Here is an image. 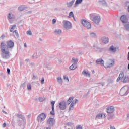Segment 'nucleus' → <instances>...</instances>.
Segmentation results:
<instances>
[{
    "label": "nucleus",
    "instance_id": "nucleus-1",
    "mask_svg": "<svg viewBox=\"0 0 129 129\" xmlns=\"http://www.w3.org/2000/svg\"><path fill=\"white\" fill-rule=\"evenodd\" d=\"M14 43L12 40L7 42V44L4 42H2L0 45L1 51V56L3 59H10L11 53H10V49L14 48Z\"/></svg>",
    "mask_w": 129,
    "mask_h": 129
},
{
    "label": "nucleus",
    "instance_id": "nucleus-2",
    "mask_svg": "<svg viewBox=\"0 0 129 129\" xmlns=\"http://www.w3.org/2000/svg\"><path fill=\"white\" fill-rule=\"evenodd\" d=\"M123 83H128L129 82V77L128 76L125 75L123 71H121L119 74V77L117 79V82L120 81Z\"/></svg>",
    "mask_w": 129,
    "mask_h": 129
},
{
    "label": "nucleus",
    "instance_id": "nucleus-3",
    "mask_svg": "<svg viewBox=\"0 0 129 129\" xmlns=\"http://www.w3.org/2000/svg\"><path fill=\"white\" fill-rule=\"evenodd\" d=\"M90 20L92 21L94 24H99L100 23V17L95 14L90 15Z\"/></svg>",
    "mask_w": 129,
    "mask_h": 129
},
{
    "label": "nucleus",
    "instance_id": "nucleus-4",
    "mask_svg": "<svg viewBox=\"0 0 129 129\" xmlns=\"http://www.w3.org/2000/svg\"><path fill=\"white\" fill-rule=\"evenodd\" d=\"M17 117L19 118L18 123L20 126H21V125H24L26 124V119H25V116L24 115L17 114Z\"/></svg>",
    "mask_w": 129,
    "mask_h": 129
},
{
    "label": "nucleus",
    "instance_id": "nucleus-5",
    "mask_svg": "<svg viewBox=\"0 0 129 129\" xmlns=\"http://www.w3.org/2000/svg\"><path fill=\"white\" fill-rule=\"evenodd\" d=\"M115 64V60L114 59H109L105 63V68H111L114 66Z\"/></svg>",
    "mask_w": 129,
    "mask_h": 129
},
{
    "label": "nucleus",
    "instance_id": "nucleus-6",
    "mask_svg": "<svg viewBox=\"0 0 129 129\" xmlns=\"http://www.w3.org/2000/svg\"><path fill=\"white\" fill-rule=\"evenodd\" d=\"M129 93V87L127 86H124L122 87L120 91V94L122 96L127 95Z\"/></svg>",
    "mask_w": 129,
    "mask_h": 129
},
{
    "label": "nucleus",
    "instance_id": "nucleus-7",
    "mask_svg": "<svg viewBox=\"0 0 129 129\" xmlns=\"http://www.w3.org/2000/svg\"><path fill=\"white\" fill-rule=\"evenodd\" d=\"M62 26L66 30H70L72 29V25L71 23L67 20H63L62 21Z\"/></svg>",
    "mask_w": 129,
    "mask_h": 129
},
{
    "label": "nucleus",
    "instance_id": "nucleus-8",
    "mask_svg": "<svg viewBox=\"0 0 129 129\" xmlns=\"http://www.w3.org/2000/svg\"><path fill=\"white\" fill-rule=\"evenodd\" d=\"M81 23L83 26L86 28V29H88V30H90L91 29V24L89 22L85 20H82L81 21Z\"/></svg>",
    "mask_w": 129,
    "mask_h": 129
},
{
    "label": "nucleus",
    "instance_id": "nucleus-9",
    "mask_svg": "<svg viewBox=\"0 0 129 129\" xmlns=\"http://www.w3.org/2000/svg\"><path fill=\"white\" fill-rule=\"evenodd\" d=\"M46 117H47L46 114L42 113L37 116V119L38 122H43L46 119Z\"/></svg>",
    "mask_w": 129,
    "mask_h": 129
},
{
    "label": "nucleus",
    "instance_id": "nucleus-10",
    "mask_svg": "<svg viewBox=\"0 0 129 129\" xmlns=\"http://www.w3.org/2000/svg\"><path fill=\"white\" fill-rule=\"evenodd\" d=\"M46 123L49 127H52V126H54L55 125V119L53 118H49L47 122Z\"/></svg>",
    "mask_w": 129,
    "mask_h": 129
},
{
    "label": "nucleus",
    "instance_id": "nucleus-11",
    "mask_svg": "<svg viewBox=\"0 0 129 129\" xmlns=\"http://www.w3.org/2000/svg\"><path fill=\"white\" fill-rule=\"evenodd\" d=\"M58 106L61 110H65L66 109V101H62L58 105Z\"/></svg>",
    "mask_w": 129,
    "mask_h": 129
},
{
    "label": "nucleus",
    "instance_id": "nucleus-12",
    "mask_svg": "<svg viewBox=\"0 0 129 129\" xmlns=\"http://www.w3.org/2000/svg\"><path fill=\"white\" fill-rule=\"evenodd\" d=\"M120 20L124 24H126L127 23L128 19H127V16L126 15H122L121 16Z\"/></svg>",
    "mask_w": 129,
    "mask_h": 129
},
{
    "label": "nucleus",
    "instance_id": "nucleus-13",
    "mask_svg": "<svg viewBox=\"0 0 129 129\" xmlns=\"http://www.w3.org/2000/svg\"><path fill=\"white\" fill-rule=\"evenodd\" d=\"M101 40L102 41V43L104 44H107L108 42H109V39H108V37L103 36L101 38Z\"/></svg>",
    "mask_w": 129,
    "mask_h": 129
},
{
    "label": "nucleus",
    "instance_id": "nucleus-14",
    "mask_svg": "<svg viewBox=\"0 0 129 129\" xmlns=\"http://www.w3.org/2000/svg\"><path fill=\"white\" fill-rule=\"evenodd\" d=\"M96 63L98 65H101V66H104V60H102V58H99L97 59Z\"/></svg>",
    "mask_w": 129,
    "mask_h": 129
},
{
    "label": "nucleus",
    "instance_id": "nucleus-15",
    "mask_svg": "<svg viewBox=\"0 0 129 129\" xmlns=\"http://www.w3.org/2000/svg\"><path fill=\"white\" fill-rule=\"evenodd\" d=\"M114 111V107L113 106L108 107L107 108V113H112Z\"/></svg>",
    "mask_w": 129,
    "mask_h": 129
},
{
    "label": "nucleus",
    "instance_id": "nucleus-16",
    "mask_svg": "<svg viewBox=\"0 0 129 129\" xmlns=\"http://www.w3.org/2000/svg\"><path fill=\"white\" fill-rule=\"evenodd\" d=\"M7 17H8V18L9 19V20H14L16 19V16H15V15H14L12 13H9L8 14Z\"/></svg>",
    "mask_w": 129,
    "mask_h": 129
},
{
    "label": "nucleus",
    "instance_id": "nucleus-17",
    "mask_svg": "<svg viewBox=\"0 0 129 129\" xmlns=\"http://www.w3.org/2000/svg\"><path fill=\"white\" fill-rule=\"evenodd\" d=\"M100 118H105V114H98L96 116V119H100Z\"/></svg>",
    "mask_w": 129,
    "mask_h": 129
},
{
    "label": "nucleus",
    "instance_id": "nucleus-18",
    "mask_svg": "<svg viewBox=\"0 0 129 129\" xmlns=\"http://www.w3.org/2000/svg\"><path fill=\"white\" fill-rule=\"evenodd\" d=\"M74 3H75V0H72L70 2H67L66 4L67 6L68 7V8H71V7L73 6Z\"/></svg>",
    "mask_w": 129,
    "mask_h": 129
},
{
    "label": "nucleus",
    "instance_id": "nucleus-19",
    "mask_svg": "<svg viewBox=\"0 0 129 129\" xmlns=\"http://www.w3.org/2000/svg\"><path fill=\"white\" fill-rule=\"evenodd\" d=\"M109 52H112V53H115L116 52V47L112 45L109 49Z\"/></svg>",
    "mask_w": 129,
    "mask_h": 129
},
{
    "label": "nucleus",
    "instance_id": "nucleus-20",
    "mask_svg": "<svg viewBox=\"0 0 129 129\" xmlns=\"http://www.w3.org/2000/svg\"><path fill=\"white\" fill-rule=\"evenodd\" d=\"M82 2H83V0H76L74 5V8H77V7H78V5H80V4H81Z\"/></svg>",
    "mask_w": 129,
    "mask_h": 129
},
{
    "label": "nucleus",
    "instance_id": "nucleus-21",
    "mask_svg": "<svg viewBox=\"0 0 129 129\" xmlns=\"http://www.w3.org/2000/svg\"><path fill=\"white\" fill-rule=\"evenodd\" d=\"M61 33L62 30L60 29H56L54 31V34H55V35H61Z\"/></svg>",
    "mask_w": 129,
    "mask_h": 129
},
{
    "label": "nucleus",
    "instance_id": "nucleus-22",
    "mask_svg": "<svg viewBox=\"0 0 129 129\" xmlns=\"http://www.w3.org/2000/svg\"><path fill=\"white\" fill-rule=\"evenodd\" d=\"M76 68H77V64L76 63H73L69 67L70 70H75Z\"/></svg>",
    "mask_w": 129,
    "mask_h": 129
},
{
    "label": "nucleus",
    "instance_id": "nucleus-23",
    "mask_svg": "<svg viewBox=\"0 0 129 129\" xmlns=\"http://www.w3.org/2000/svg\"><path fill=\"white\" fill-rule=\"evenodd\" d=\"M82 74H83V75L84 76H86V77H90V74L89 73V72H86V71L85 70H84L82 72Z\"/></svg>",
    "mask_w": 129,
    "mask_h": 129
},
{
    "label": "nucleus",
    "instance_id": "nucleus-24",
    "mask_svg": "<svg viewBox=\"0 0 129 129\" xmlns=\"http://www.w3.org/2000/svg\"><path fill=\"white\" fill-rule=\"evenodd\" d=\"M99 4H100V5H102L104 7H106V6H107L106 2L104 0H99Z\"/></svg>",
    "mask_w": 129,
    "mask_h": 129
},
{
    "label": "nucleus",
    "instance_id": "nucleus-25",
    "mask_svg": "<svg viewBox=\"0 0 129 129\" xmlns=\"http://www.w3.org/2000/svg\"><path fill=\"white\" fill-rule=\"evenodd\" d=\"M124 27L125 28V30L129 32V22H127L126 23H125L124 24Z\"/></svg>",
    "mask_w": 129,
    "mask_h": 129
},
{
    "label": "nucleus",
    "instance_id": "nucleus-26",
    "mask_svg": "<svg viewBox=\"0 0 129 129\" xmlns=\"http://www.w3.org/2000/svg\"><path fill=\"white\" fill-rule=\"evenodd\" d=\"M57 82L59 84H62V83H63V80L62 79V78L61 77H58L57 78Z\"/></svg>",
    "mask_w": 129,
    "mask_h": 129
},
{
    "label": "nucleus",
    "instance_id": "nucleus-27",
    "mask_svg": "<svg viewBox=\"0 0 129 129\" xmlns=\"http://www.w3.org/2000/svg\"><path fill=\"white\" fill-rule=\"evenodd\" d=\"M90 37L91 38H97V35H96V33L94 32H91L90 33Z\"/></svg>",
    "mask_w": 129,
    "mask_h": 129
},
{
    "label": "nucleus",
    "instance_id": "nucleus-28",
    "mask_svg": "<svg viewBox=\"0 0 129 129\" xmlns=\"http://www.w3.org/2000/svg\"><path fill=\"white\" fill-rule=\"evenodd\" d=\"M72 63H74V64H77L78 62V59L74 58V57H73L72 59Z\"/></svg>",
    "mask_w": 129,
    "mask_h": 129
},
{
    "label": "nucleus",
    "instance_id": "nucleus-29",
    "mask_svg": "<svg viewBox=\"0 0 129 129\" xmlns=\"http://www.w3.org/2000/svg\"><path fill=\"white\" fill-rule=\"evenodd\" d=\"M25 8H26L25 6L21 5L18 7V10L19 11H20L21 12H22V11H24V10H25Z\"/></svg>",
    "mask_w": 129,
    "mask_h": 129
},
{
    "label": "nucleus",
    "instance_id": "nucleus-30",
    "mask_svg": "<svg viewBox=\"0 0 129 129\" xmlns=\"http://www.w3.org/2000/svg\"><path fill=\"white\" fill-rule=\"evenodd\" d=\"M72 100H73V98L71 97H70L69 99L68 100V101H67V104L69 105V104H70L71 103V102H72Z\"/></svg>",
    "mask_w": 129,
    "mask_h": 129
},
{
    "label": "nucleus",
    "instance_id": "nucleus-31",
    "mask_svg": "<svg viewBox=\"0 0 129 129\" xmlns=\"http://www.w3.org/2000/svg\"><path fill=\"white\" fill-rule=\"evenodd\" d=\"M68 18L70 19V18H74V14H73V12L71 11L70 12Z\"/></svg>",
    "mask_w": 129,
    "mask_h": 129
},
{
    "label": "nucleus",
    "instance_id": "nucleus-32",
    "mask_svg": "<svg viewBox=\"0 0 129 129\" xmlns=\"http://www.w3.org/2000/svg\"><path fill=\"white\" fill-rule=\"evenodd\" d=\"M26 82H24V83L22 84L20 87V89H24L25 87H26Z\"/></svg>",
    "mask_w": 129,
    "mask_h": 129
},
{
    "label": "nucleus",
    "instance_id": "nucleus-33",
    "mask_svg": "<svg viewBox=\"0 0 129 129\" xmlns=\"http://www.w3.org/2000/svg\"><path fill=\"white\" fill-rule=\"evenodd\" d=\"M27 89H28V90H32V85H31V83H28L27 84Z\"/></svg>",
    "mask_w": 129,
    "mask_h": 129
},
{
    "label": "nucleus",
    "instance_id": "nucleus-34",
    "mask_svg": "<svg viewBox=\"0 0 129 129\" xmlns=\"http://www.w3.org/2000/svg\"><path fill=\"white\" fill-rule=\"evenodd\" d=\"M77 101H78V100H77V99H75L72 102L71 104H73V105H75V104L77 103Z\"/></svg>",
    "mask_w": 129,
    "mask_h": 129
},
{
    "label": "nucleus",
    "instance_id": "nucleus-35",
    "mask_svg": "<svg viewBox=\"0 0 129 129\" xmlns=\"http://www.w3.org/2000/svg\"><path fill=\"white\" fill-rule=\"evenodd\" d=\"M16 25H14L13 26H12V27L10 29L11 33H12V32H13V31H14V30H15V28H16Z\"/></svg>",
    "mask_w": 129,
    "mask_h": 129
},
{
    "label": "nucleus",
    "instance_id": "nucleus-36",
    "mask_svg": "<svg viewBox=\"0 0 129 129\" xmlns=\"http://www.w3.org/2000/svg\"><path fill=\"white\" fill-rule=\"evenodd\" d=\"M56 102L55 101H52L51 102V105H52V110H54V105H55Z\"/></svg>",
    "mask_w": 129,
    "mask_h": 129
},
{
    "label": "nucleus",
    "instance_id": "nucleus-37",
    "mask_svg": "<svg viewBox=\"0 0 129 129\" xmlns=\"http://www.w3.org/2000/svg\"><path fill=\"white\" fill-rule=\"evenodd\" d=\"M74 108V105L72 104H71L70 107H69V110H73Z\"/></svg>",
    "mask_w": 129,
    "mask_h": 129
},
{
    "label": "nucleus",
    "instance_id": "nucleus-38",
    "mask_svg": "<svg viewBox=\"0 0 129 129\" xmlns=\"http://www.w3.org/2000/svg\"><path fill=\"white\" fill-rule=\"evenodd\" d=\"M39 100L40 102H43L45 100V97H42L39 98Z\"/></svg>",
    "mask_w": 129,
    "mask_h": 129
},
{
    "label": "nucleus",
    "instance_id": "nucleus-39",
    "mask_svg": "<svg viewBox=\"0 0 129 129\" xmlns=\"http://www.w3.org/2000/svg\"><path fill=\"white\" fill-rule=\"evenodd\" d=\"M32 57L33 59H35V58H39V55H37V53H34Z\"/></svg>",
    "mask_w": 129,
    "mask_h": 129
},
{
    "label": "nucleus",
    "instance_id": "nucleus-40",
    "mask_svg": "<svg viewBox=\"0 0 129 129\" xmlns=\"http://www.w3.org/2000/svg\"><path fill=\"white\" fill-rule=\"evenodd\" d=\"M63 79L64 80H67L68 82H69V78H68V77L66 76H63Z\"/></svg>",
    "mask_w": 129,
    "mask_h": 129
},
{
    "label": "nucleus",
    "instance_id": "nucleus-41",
    "mask_svg": "<svg viewBox=\"0 0 129 129\" xmlns=\"http://www.w3.org/2000/svg\"><path fill=\"white\" fill-rule=\"evenodd\" d=\"M50 114L51 115H55V109L53 108V110H52V111L50 112Z\"/></svg>",
    "mask_w": 129,
    "mask_h": 129
},
{
    "label": "nucleus",
    "instance_id": "nucleus-42",
    "mask_svg": "<svg viewBox=\"0 0 129 129\" xmlns=\"http://www.w3.org/2000/svg\"><path fill=\"white\" fill-rule=\"evenodd\" d=\"M26 34L27 35H29V36H32V31H27L26 32Z\"/></svg>",
    "mask_w": 129,
    "mask_h": 129
},
{
    "label": "nucleus",
    "instance_id": "nucleus-43",
    "mask_svg": "<svg viewBox=\"0 0 129 129\" xmlns=\"http://www.w3.org/2000/svg\"><path fill=\"white\" fill-rule=\"evenodd\" d=\"M14 33L16 37H19V33L17 32V30H15Z\"/></svg>",
    "mask_w": 129,
    "mask_h": 129
},
{
    "label": "nucleus",
    "instance_id": "nucleus-44",
    "mask_svg": "<svg viewBox=\"0 0 129 129\" xmlns=\"http://www.w3.org/2000/svg\"><path fill=\"white\" fill-rule=\"evenodd\" d=\"M112 118H113V115H110L108 117V119H109V120L112 119Z\"/></svg>",
    "mask_w": 129,
    "mask_h": 129
},
{
    "label": "nucleus",
    "instance_id": "nucleus-45",
    "mask_svg": "<svg viewBox=\"0 0 129 129\" xmlns=\"http://www.w3.org/2000/svg\"><path fill=\"white\" fill-rule=\"evenodd\" d=\"M45 81V80L44 79V78H42L41 79V84H44V82Z\"/></svg>",
    "mask_w": 129,
    "mask_h": 129
},
{
    "label": "nucleus",
    "instance_id": "nucleus-46",
    "mask_svg": "<svg viewBox=\"0 0 129 129\" xmlns=\"http://www.w3.org/2000/svg\"><path fill=\"white\" fill-rule=\"evenodd\" d=\"M6 36H5V35L3 34L1 36V39H2V40H4V39H5V37Z\"/></svg>",
    "mask_w": 129,
    "mask_h": 129
},
{
    "label": "nucleus",
    "instance_id": "nucleus-47",
    "mask_svg": "<svg viewBox=\"0 0 129 129\" xmlns=\"http://www.w3.org/2000/svg\"><path fill=\"white\" fill-rule=\"evenodd\" d=\"M57 63H58V64H61V63H62V59H58Z\"/></svg>",
    "mask_w": 129,
    "mask_h": 129
},
{
    "label": "nucleus",
    "instance_id": "nucleus-48",
    "mask_svg": "<svg viewBox=\"0 0 129 129\" xmlns=\"http://www.w3.org/2000/svg\"><path fill=\"white\" fill-rule=\"evenodd\" d=\"M7 73L8 74H10V73H11V70H10L9 68H7Z\"/></svg>",
    "mask_w": 129,
    "mask_h": 129
},
{
    "label": "nucleus",
    "instance_id": "nucleus-49",
    "mask_svg": "<svg viewBox=\"0 0 129 129\" xmlns=\"http://www.w3.org/2000/svg\"><path fill=\"white\" fill-rule=\"evenodd\" d=\"M37 78V76H36L35 75H33L32 79L33 80H35Z\"/></svg>",
    "mask_w": 129,
    "mask_h": 129
},
{
    "label": "nucleus",
    "instance_id": "nucleus-50",
    "mask_svg": "<svg viewBox=\"0 0 129 129\" xmlns=\"http://www.w3.org/2000/svg\"><path fill=\"white\" fill-rule=\"evenodd\" d=\"M52 23L53 24H56V19H53Z\"/></svg>",
    "mask_w": 129,
    "mask_h": 129
},
{
    "label": "nucleus",
    "instance_id": "nucleus-51",
    "mask_svg": "<svg viewBox=\"0 0 129 129\" xmlns=\"http://www.w3.org/2000/svg\"><path fill=\"white\" fill-rule=\"evenodd\" d=\"M2 112L5 114H8V113L5 111V110H2Z\"/></svg>",
    "mask_w": 129,
    "mask_h": 129
},
{
    "label": "nucleus",
    "instance_id": "nucleus-52",
    "mask_svg": "<svg viewBox=\"0 0 129 129\" xmlns=\"http://www.w3.org/2000/svg\"><path fill=\"white\" fill-rule=\"evenodd\" d=\"M110 129H116L115 127L112 126H110Z\"/></svg>",
    "mask_w": 129,
    "mask_h": 129
},
{
    "label": "nucleus",
    "instance_id": "nucleus-53",
    "mask_svg": "<svg viewBox=\"0 0 129 129\" xmlns=\"http://www.w3.org/2000/svg\"><path fill=\"white\" fill-rule=\"evenodd\" d=\"M6 126H7V124H6V123H4L3 124V127H6Z\"/></svg>",
    "mask_w": 129,
    "mask_h": 129
},
{
    "label": "nucleus",
    "instance_id": "nucleus-54",
    "mask_svg": "<svg viewBox=\"0 0 129 129\" xmlns=\"http://www.w3.org/2000/svg\"><path fill=\"white\" fill-rule=\"evenodd\" d=\"M77 129H82V126H79L77 128Z\"/></svg>",
    "mask_w": 129,
    "mask_h": 129
},
{
    "label": "nucleus",
    "instance_id": "nucleus-55",
    "mask_svg": "<svg viewBox=\"0 0 129 129\" xmlns=\"http://www.w3.org/2000/svg\"><path fill=\"white\" fill-rule=\"evenodd\" d=\"M44 129H51V127H44Z\"/></svg>",
    "mask_w": 129,
    "mask_h": 129
},
{
    "label": "nucleus",
    "instance_id": "nucleus-56",
    "mask_svg": "<svg viewBox=\"0 0 129 129\" xmlns=\"http://www.w3.org/2000/svg\"><path fill=\"white\" fill-rule=\"evenodd\" d=\"M24 47L25 48H27V43H24Z\"/></svg>",
    "mask_w": 129,
    "mask_h": 129
},
{
    "label": "nucleus",
    "instance_id": "nucleus-57",
    "mask_svg": "<svg viewBox=\"0 0 129 129\" xmlns=\"http://www.w3.org/2000/svg\"><path fill=\"white\" fill-rule=\"evenodd\" d=\"M27 14H32V11H28Z\"/></svg>",
    "mask_w": 129,
    "mask_h": 129
},
{
    "label": "nucleus",
    "instance_id": "nucleus-58",
    "mask_svg": "<svg viewBox=\"0 0 129 129\" xmlns=\"http://www.w3.org/2000/svg\"><path fill=\"white\" fill-rule=\"evenodd\" d=\"M25 61H26V62H28V61H29V59H26Z\"/></svg>",
    "mask_w": 129,
    "mask_h": 129
},
{
    "label": "nucleus",
    "instance_id": "nucleus-59",
    "mask_svg": "<svg viewBox=\"0 0 129 129\" xmlns=\"http://www.w3.org/2000/svg\"><path fill=\"white\" fill-rule=\"evenodd\" d=\"M127 117H129V113L127 114Z\"/></svg>",
    "mask_w": 129,
    "mask_h": 129
},
{
    "label": "nucleus",
    "instance_id": "nucleus-60",
    "mask_svg": "<svg viewBox=\"0 0 129 129\" xmlns=\"http://www.w3.org/2000/svg\"><path fill=\"white\" fill-rule=\"evenodd\" d=\"M73 18L74 21H75V18L74 17H74H73Z\"/></svg>",
    "mask_w": 129,
    "mask_h": 129
},
{
    "label": "nucleus",
    "instance_id": "nucleus-61",
    "mask_svg": "<svg viewBox=\"0 0 129 129\" xmlns=\"http://www.w3.org/2000/svg\"><path fill=\"white\" fill-rule=\"evenodd\" d=\"M128 69H129V63L128 64Z\"/></svg>",
    "mask_w": 129,
    "mask_h": 129
},
{
    "label": "nucleus",
    "instance_id": "nucleus-62",
    "mask_svg": "<svg viewBox=\"0 0 129 129\" xmlns=\"http://www.w3.org/2000/svg\"><path fill=\"white\" fill-rule=\"evenodd\" d=\"M20 64H21V65H23V63H22V62H21Z\"/></svg>",
    "mask_w": 129,
    "mask_h": 129
},
{
    "label": "nucleus",
    "instance_id": "nucleus-63",
    "mask_svg": "<svg viewBox=\"0 0 129 129\" xmlns=\"http://www.w3.org/2000/svg\"><path fill=\"white\" fill-rule=\"evenodd\" d=\"M50 88H51V87H49V89H50Z\"/></svg>",
    "mask_w": 129,
    "mask_h": 129
},
{
    "label": "nucleus",
    "instance_id": "nucleus-64",
    "mask_svg": "<svg viewBox=\"0 0 129 129\" xmlns=\"http://www.w3.org/2000/svg\"><path fill=\"white\" fill-rule=\"evenodd\" d=\"M38 85H40V84H38Z\"/></svg>",
    "mask_w": 129,
    "mask_h": 129
}]
</instances>
